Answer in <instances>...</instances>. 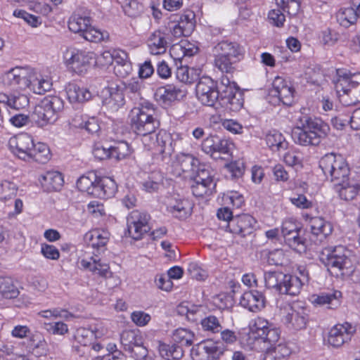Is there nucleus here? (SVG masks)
Masks as SVG:
<instances>
[{
  "instance_id": "nucleus-1",
  "label": "nucleus",
  "mask_w": 360,
  "mask_h": 360,
  "mask_svg": "<svg viewBox=\"0 0 360 360\" xmlns=\"http://www.w3.org/2000/svg\"><path fill=\"white\" fill-rule=\"evenodd\" d=\"M128 119L131 131L143 138L153 135L160 124L156 108L149 101L142 102L134 107L129 111Z\"/></svg>"
},
{
  "instance_id": "nucleus-2",
  "label": "nucleus",
  "mask_w": 360,
  "mask_h": 360,
  "mask_svg": "<svg viewBox=\"0 0 360 360\" xmlns=\"http://www.w3.org/2000/svg\"><path fill=\"white\" fill-rule=\"evenodd\" d=\"M281 338V330L267 319L257 316L249 326L246 337V345L250 349H263L266 347L275 345Z\"/></svg>"
},
{
  "instance_id": "nucleus-3",
  "label": "nucleus",
  "mask_w": 360,
  "mask_h": 360,
  "mask_svg": "<svg viewBox=\"0 0 360 360\" xmlns=\"http://www.w3.org/2000/svg\"><path fill=\"white\" fill-rule=\"evenodd\" d=\"M330 131L329 125L316 117H307L301 126L297 127L292 137L295 143L303 146H317Z\"/></svg>"
},
{
  "instance_id": "nucleus-4",
  "label": "nucleus",
  "mask_w": 360,
  "mask_h": 360,
  "mask_svg": "<svg viewBox=\"0 0 360 360\" xmlns=\"http://www.w3.org/2000/svg\"><path fill=\"white\" fill-rule=\"evenodd\" d=\"M319 167L327 179L334 184L350 176L351 169L347 160L340 154L327 153L319 160Z\"/></svg>"
},
{
  "instance_id": "nucleus-5",
  "label": "nucleus",
  "mask_w": 360,
  "mask_h": 360,
  "mask_svg": "<svg viewBox=\"0 0 360 360\" xmlns=\"http://www.w3.org/2000/svg\"><path fill=\"white\" fill-rule=\"evenodd\" d=\"M321 254V260L331 273L334 271L336 276L349 274L353 270L351 259L347 255L348 250L342 245L326 249Z\"/></svg>"
},
{
  "instance_id": "nucleus-6",
  "label": "nucleus",
  "mask_w": 360,
  "mask_h": 360,
  "mask_svg": "<svg viewBox=\"0 0 360 360\" xmlns=\"http://www.w3.org/2000/svg\"><path fill=\"white\" fill-rule=\"evenodd\" d=\"M63 108L64 102L59 96H46L35 107L34 118L40 126L52 124L57 120L58 113L62 111Z\"/></svg>"
},
{
  "instance_id": "nucleus-7",
  "label": "nucleus",
  "mask_w": 360,
  "mask_h": 360,
  "mask_svg": "<svg viewBox=\"0 0 360 360\" xmlns=\"http://www.w3.org/2000/svg\"><path fill=\"white\" fill-rule=\"evenodd\" d=\"M295 94L296 90L292 82L280 75L273 79L268 90L270 102L275 105L283 104L291 106L294 103Z\"/></svg>"
},
{
  "instance_id": "nucleus-8",
  "label": "nucleus",
  "mask_w": 360,
  "mask_h": 360,
  "mask_svg": "<svg viewBox=\"0 0 360 360\" xmlns=\"http://www.w3.org/2000/svg\"><path fill=\"white\" fill-rule=\"evenodd\" d=\"M335 89L345 105L360 103V72L339 78L335 83Z\"/></svg>"
},
{
  "instance_id": "nucleus-9",
  "label": "nucleus",
  "mask_w": 360,
  "mask_h": 360,
  "mask_svg": "<svg viewBox=\"0 0 360 360\" xmlns=\"http://www.w3.org/2000/svg\"><path fill=\"white\" fill-rule=\"evenodd\" d=\"M142 143L145 149L153 150L155 154L161 155L162 159L170 157L174 151V143L170 133L164 129H160L155 136V139L152 135L142 139Z\"/></svg>"
},
{
  "instance_id": "nucleus-10",
  "label": "nucleus",
  "mask_w": 360,
  "mask_h": 360,
  "mask_svg": "<svg viewBox=\"0 0 360 360\" xmlns=\"http://www.w3.org/2000/svg\"><path fill=\"white\" fill-rule=\"evenodd\" d=\"M302 226L293 218L285 219L281 225V233L285 243L297 252L305 251L306 239L300 236Z\"/></svg>"
},
{
  "instance_id": "nucleus-11",
  "label": "nucleus",
  "mask_w": 360,
  "mask_h": 360,
  "mask_svg": "<svg viewBox=\"0 0 360 360\" xmlns=\"http://www.w3.org/2000/svg\"><path fill=\"white\" fill-rule=\"evenodd\" d=\"M195 95L202 105L214 106L219 96L217 82L210 76H202L196 84Z\"/></svg>"
},
{
  "instance_id": "nucleus-12",
  "label": "nucleus",
  "mask_w": 360,
  "mask_h": 360,
  "mask_svg": "<svg viewBox=\"0 0 360 360\" xmlns=\"http://www.w3.org/2000/svg\"><path fill=\"white\" fill-rule=\"evenodd\" d=\"M150 215L145 212L138 210L131 211L127 217L129 236L136 240L142 239L150 230Z\"/></svg>"
},
{
  "instance_id": "nucleus-13",
  "label": "nucleus",
  "mask_w": 360,
  "mask_h": 360,
  "mask_svg": "<svg viewBox=\"0 0 360 360\" xmlns=\"http://www.w3.org/2000/svg\"><path fill=\"white\" fill-rule=\"evenodd\" d=\"M120 342L124 349L129 352L137 360L148 354V349L143 346V336L139 330H124L120 335Z\"/></svg>"
},
{
  "instance_id": "nucleus-14",
  "label": "nucleus",
  "mask_w": 360,
  "mask_h": 360,
  "mask_svg": "<svg viewBox=\"0 0 360 360\" xmlns=\"http://www.w3.org/2000/svg\"><path fill=\"white\" fill-rule=\"evenodd\" d=\"M32 136L27 133H20L8 140V146L11 152L24 161H29L30 153L34 147Z\"/></svg>"
},
{
  "instance_id": "nucleus-15",
  "label": "nucleus",
  "mask_w": 360,
  "mask_h": 360,
  "mask_svg": "<svg viewBox=\"0 0 360 360\" xmlns=\"http://www.w3.org/2000/svg\"><path fill=\"white\" fill-rule=\"evenodd\" d=\"M30 73L28 68L16 66L2 74L1 79L4 86L22 90L28 86Z\"/></svg>"
},
{
  "instance_id": "nucleus-16",
  "label": "nucleus",
  "mask_w": 360,
  "mask_h": 360,
  "mask_svg": "<svg viewBox=\"0 0 360 360\" xmlns=\"http://www.w3.org/2000/svg\"><path fill=\"white\" fill-rule=\"evenodd\" d=\"M355 331V327L347 321L337 323L329 330L327 342L333 347H340L351 340Z\"/></svg>"
},
{
  "instance_id": "nucleus-17",
  "label": "nucleus",
  "mask_w": 360,
  "mask_h": 360,
  "mask_svg": "<svg viewBox=\"0 0 360 360\" xmlns=\"http://www.w3.org/2000/svg\"><path fill=\"white\" fill-rule=\"evenodd\" d=\"M94 59V52L74 49L71 51L69 58L65 57V64L72 72L82 74L88 70Z\"/></svg>"
},
{
  "instance_id": "nucleus-18",
  "label": "nucleus",
  "mask_w": 360,
  "mask_h": 360,
  "mask_svg": "<svg viewBox=\"0 0 360 360\" xmlns=\"http://www.w3.org/2000/svg\"><path fill=\"white\" fill-rule=\"evenodd\" d=\"M201 147L205 153L214 158V154L217 153L231 155L234 148V143L229 139L210 136L204 139Z\"/></svg>"
},
{
  "instance_id": "nucleus-19",
  "label": "nucleus",
  "mask_w": 360,
  "mask_h": 360,
  "mask_svg": "<svg viewBox=\"0 0 360 360\" xmlns=\"http://www.w3.org/2000/svg\"><path fill=\"white\" fill-rule=\"evenodd\" d=\"M221 354L217 343L210 340L198 343L193 347L191 352L193 360H215Z\"/></svg>"
},
{
  "instance_id": "nucleus-20",
  "label": "nucleus",
  "mask_w": 360,
  "mask_h": 360,
  "mask_svg": "<svg viewBox=\"0 0 360 360\" xmlns=\"http://www.w3.org/2000/svg\"><path fill=\"white\" fill-rule=\"evenodd\" d=\"M281 321L288 328L294 330H301L306 328L307 317L302 312L296 311L290 304H286L280 308Z\"/></svg>"
},
{
  "instance_id": "nucleus-21",
  "label": "nucleus",
  "mask_w": 360,
  "mask_h": 360,
  "mask_svg": "<svg viewBox=\"0 0 360 360\" xmlns=\"http://www.w3.org/2000/svg\"><path fill=\"white\" fill-rule=\"evenodd\" d=\"M108 96H105L103 103L112 112L117 111L125 103L122 82H112L107 88Z\"/></svg>"
},
{
  "instance_id": "nucleus-22",
  "label": "nucleus",
  "mask_w": 360,
  "mask_h": 360,
  "mask_svg": "<svg viewBox=\"0 0 360 360\" xmlns=\"http://www.w3.org/2000/svg\"><path fill=\"white\" fill-rule=\"evenodd\" d=\"M79 264L82 269L89 271L101 278H107L113 276L109 264L102 262L98 255L95 252L89 259H81Z\"/></svg>"
},
{
  "instance_id": "nucleus-23",
  "label": "nucleus",
  "mask_w": 360,
  "mask_h": 360,
  "mask_svg": "<svg viewBox=\"0 0 360 360\" xmlns=\"http://www.w3.org/2000/svg\"><path fill=\"white\" fill-rule=\"evenodd\" d=\"M255 222L250 214H239L229 220L226 229L233 234L245 236L252 232Z\"/></svg>"
},
{
  "instance_id": "nucleus-24",
  "label": "nucleus",
  "mask_w": 360,
  "mask_h": 360,
  "mask_svg": "<svg viewBox=\"0 0 360 360\" xmlns=\"http://www.w3.org/2000/svg\"><path fill=\"white\" fill-rule=\"evenodd\" d=\"M333 189L338 198L345 202L352 201L360 193V182L350 176L338 184H334Z\"/></svg>"
},
{
  "instance_id": "nucleus-25",
  "label": "nucleus",
  "mask_w": 360,
  "mask_h": 360,
  "mask_svg": "<svg viewBox=\"0 0 360 360\" xmlns=\"http://www.w3.org/2000/svg\"><path fill=\"white\" fill-rule=\"evenodd\" d=\"M110 233L101 229H94L87 231L84 236V240L88 247L94 249V252L100 254L105 250L109 241Z\"/></svg>"
},
{
  "instance_id": "nucleus-26",
  "label": "nucleus",
  "mask_w": 360,
  "mask_h": 360,
  "mask_svg": "<svg viewBox=\"0 0 360 360\" xmlns=\"http://www.w3.org/2000/svg\"><path fill=\"white\" fill-rule=\"evenodd\" d=\"M195 27V15L192 11H184L179 17L177 23L172 30V35L179 38L188 37L194 31Z\"/></svg>"
},
{
  "instance_id": "nucleus-27",
  "label": "nucleus",
  "mask_w": 360,
  "mask_h": 360,
  "mask_svg": "<svg viewBox=\"0 0 360 360\" xmlns=\"http://www.w3.org/2000/svg\"><path fill=\"white\" fill-rule=\"evenodd\" d=\"M216 186V182L211 176L208 175L206 177L198 176L191 185V191L197 198H206L215 192Z\"/></svg>"
},
{
  "instance_id": "nucleus-28",
  "label": "nucleus",
  "mask_w": 360,
  "mask_h": 360,
  "mask_svg": "<svg viewBox=\"0 0 360 360\" xmlns=\"http://www.w3.org/2000/svg\"><path fill=\"white\" fill-rule=\"evenodd\" d=\"M240 304L250 311L258 312L265 307L266 297L258 290L245 291L240 298Z\"/></svg>"
},
{
  "instance_id": "nucleus-29",
  "label": "nucleus",
  "mask_w": 360,
  "mask_h": 360,
  "mask_svg": "<svg viewBox=\"0 0 360 360\" xmlns=\"http://www.w3.org/2000/svg\"><path fill=\"white\" fill-rule=\"evenodd\" d=\"M310 232L319 242L330 236L333 231V224L323 217H314L309 220Z\"/></svg>"
},
{
  "instance_id": "nucleus-30",
  "label": "nucleus",
  "mask_w": 360,
  "mask_h": 360,
  "mask_svg": "<svg viewBox=\"0 0 360 360\" xmlns=\"http://www.w3.org/2000/svg\"><path fill=\"white\" fill-rule=\"evenodd\" d=\"M117 191V184L112 177L98 175L96 184L95 198H110Z\"/></svg>"
},
{
  "instance_id": "nucleus-31",
  "label": "nucleus",
  "mask_w": 360,
  "mask_h": 360,
  "mask_svg": "<svg viewBox=\"0 0 360 360\" xmlns=\"http://www.w3.org/2000/svg\"><path fill=\"white\" fill-rule=\"evenodd\" d=\"M112 62L115 63L114 72L120 77H127L132 70L129 54L125 51L121 49L113 50Z\"/></svg>"
},
{
  "instance_id": "nucleus-32",
  "label": "nucleus",
  "mask_w": 360,
  "mask_h": 360,
  "mask_svg": "<svg viewBox=\"0 0 360 360\" xmlns=\"http://www.w3.org/2000/svg\"><path fill=\"white\" fill-rule=\"evenodd\" d=\"M342 293L338 290L333 289L329 292H322L312 296L314 305H326L329 309L338 308L342 302Z\"/></svg>"
},
{
  "instance_id": "nucleus-33",
  "label": "nucleus",
  "mask_w": 360,
  "mask_h": 360,
  "mask_svg": "<svg viewBox=\"0 0 360 360\" xmlns=\"http://www.w3.org/2000/svg\"><path fill=\"white\" fill-rule=\"evenodd\" d=\"M302 286V283L297 274H283L279 293L297 296L300 293Z\"/></svg>"
},
{
  "instance_id": "nucleus-34",
  "label": "nucleus",
  "mask_w": 360,
  "mask_h": 360,
  "mask_svg": "<svg viewBox=\"0 0 360 360\" xmlns=\"http://www.w3.org/2000/svg\"><path fill=\"white\" fill-rule=\"evenodd\" d=\"M38 180L42 187L49 192L60 191L64 184L62 173L57 171H48L45 174H41Z\"/></svg>"
},
{
  "instance_id": "nucleus-35",
  "label": "nucleus",
  "mask_w": 360,
  "mask_h": 360,
  "mask_svg": "<svg viewBox=\"0 0 360 360\" xmlns=\"http://www.w3.org/2000/svg\"><path fill=\"white\" fill-rule=\"evenodd\" d=\"M92 23L90 16L79 13H73L68 21V27L70 32L79 34L80 37Z\"/></svg>"
},
{
  "instance_id": "nucleus-36",
  "label": "nucleus",
  "mask_w": 360,
  "mask_h": 360,
  "mask_svg": "<svg viewBox=\"0 0 360 360\" xmlns=\"http://www.w3.org/2000/svg\"><path fill=\"white\" fill-rule=\"evenodd\" d=\"M263 349H265L264 360H287L292 353L286 343H276Z\"/></svg>"
},
{
  "instance_id": "nucleus-37",
  "label": "nucleus",
  "mask_w": 360,
  "mask_h": 360,
  "mask_svg": "<svg viewBox=\"0 0 360 360\" xmlns=\"http://www.w3.org/2000/svg\"><path fill=\"white\" fill-rule=\"evenodd\" d=\"M52 86L51 79L46 77L30 72L29 76V84L27 88H29L36 94H44L49 91Z\"/></svg>"
},
{
  "instance_id": "nucleus-38",
  "label": "nucleus",
  "mask_w": 360,
  "mask_h": 360,
  "mask_svg": "<svg viewBox=\"0 0 360 360\" xmlns=\"http://www.w3.org/2000/svg\"><path fill=\"white\" fill-rule=\"evenodd\" d=\"M98 174L94 171H89L82 175L77 181V188L84 193L94 197Z\"/></svg>"
},
{
  "instance_id": "nucleus-39",
  "label": "nucleus",
  "mask_w": 360,
  "mask_h": 360,
  "mask_svg": "<svg viewBox=\"0 0 360 360\" xmlns=\"http://www.w3.org/2000/svg\"><path fill=\"white\" fill-rule=\"evenodd\" d=\"M167 40L165 34L155 30L151 34L148 41L149 51L153 55H160L166 52Z\"/></svg>"
},
{
  "instance_id": "nucleus-40",
  "label": "nucleus",
  "mask_w": 360,
  "mask_h": 360,
  "mask_svg": "<svg viewBox=\"0 0 360 360\" xmlns=\"http://www.w3.org/2000/svg\"><path fill=\"white\" fill-rule=\"evenodd\" d=\"M28 162H36L40 164L47 163L51 158L52 154L49 146L42 142L34 143V147L30 153Z\"/></svg>"
},
{
  "instance_id": "nucleus-41",
  "label": "nucleus",
  "mask_w": 360,
  "mask_h": 360,
  "mask_svg": "<svg viewBox=\"0 0 360 360\" xmlns=\"http://www.w3.org/2000/svg\"><path fill=\"white\" fill-rule=\"evenodd\" d=\"M67 97L72 103H84L91 98V91L85 88L80 87L75 84H70L66 89Z\"/></svg>"
},
{
  "instance_id": "nucleus-42",
  "label": "nucleus",
  "mask_w": 360,
  "mask_h": 360,
  "mask_svg": "<svg viewBox=\"0 0 360 360\" xmlns=\"http://www.w3.org/2000/svg\"><path fill=\"white\" fill-rule=\"evenodd\" d=\"M72 123L75 127L84 129L91 134L97 133L100 130L98 121L95 117H89L82 115H77L72 120Z\"/></svg>"
},
{
  "instance_id": "nucleus-43",
  "label": "nucleus",
  "mask_w": 360,
  "mask_h": 360,
  "mask_svg": "<svg viewBox=\"0 0 360 360\" xmlns=\"http://www.w3.org/2000/svg\"><path fill=\"white\" fill-rule=\"evenodd\" d=\"M266 145L272 151H280L288 148V143L283 135L276 130L270 131L265 137Z\"/></svg>"
},
{
  "instance_id": "nucleus-44",
  "label": "nucleus",
  "mask_w": 360,
  "mask_h": 360,
  "mask_svg": "<svg viewBox=\"0 0 360 360\" xmlns=\"http://www.w3.org/2000/svg\"><path fill=\"white\" fill-rule=\"evenodd\" d=\"M353 9L354 8L350 6L338 10L336 13V19L340 26L348 28L357 22L358 17Z\"/></svg>"
},
{
  "instance_id": "nucleus-45",
  "label": "nucleus",
  "mask_w": 360,
  "mask_h": 360,
  "mask_svg": "<svg viewBox=\"0 0 360 360\" xmlns=\"http://www.w3.org/2000/svg\"><path fill=\"white\" fill-rule=\"evenodd\" d=\"M158 94L160 99L165 104H170L184 96L181 89L172 84L159 88Z\"/></svg>"
},
{
  "instance_id": "nucleus-46",
  "label": "nucleus",
  "mask_w": 360,
  "mask_h": 360,
  "mask_svg": "<svg viewBox=\"0 0 360 360\" xmlns=\"http://www.w3.org/2000/svg\"><path fill=\"white\" fill-rule=\"evenodd\" d=\"M216 49L219 54L231 58H238V56L243 55L242 48L236 42L222 41L217 44Z\"/></svg>"
},
{
  "instance_id": "nucleus-47",
  "label": "nucleus",
  "mask_w": 360,
  "mask_h": 360,
  "mask_svg": "<svg viewBox=\"0 0 360 360\" xmlns=\"http://www.w3.org/2000/svg\"><path fill=\"white\" fill-rule=\"evenodd\" d=\"M0 294L6 299H14L19 295L20 291L14 285L11 277H0Z\"/></svg>"
},
{
  "instance_id": "nucleus-48",
  "label": "nucleus",
  "mask_w": 360,
  "mask_h": 360,
  "mask_svg": "<svg viewBox=\"0 0 360 360\" xmlns=\"http://www.w3.org/2000/svg\"><path fill=\"white\" fill-rule=\"evenodd\" d=\"M18 186L12 180L0 181V201L6 202L14 198L18 193Z\"/></svg>"
},
{
  "instance_id": "nucleus-49",
  "label": "nucleus",
  "mask_w": 360,
  "mask_h": 360,
  "mask_svg": "<svg viewBox=\"0 0 360 360\" xmlns=\"http://www.w3.org/2000/svg\"><path fill=\"white\" fill-rule=\"evenodd\" d=\"M194 336L191 330L179 328L174 331L172 338L174 343L181 347L191 346L193 342Z\"/></svg>"
},
{
  "instance_id": "nucleus-50",
  "label": "nucleus",
  "mask_w": 360,
  "mask_h": 360,
  "mask_svg": "<svg viewBox=\"0 0 360 360\" xmlns=\"http://www.w3.org/2000/svg\"><path fill=\"white\" fill-rule=\"evenodd\" d=\"M176 77L184 84H191L198 79V75L197 70L190 68L187 65H181L176 69Z\"/></svg>"
},
{
  "instance_id": "nucleus-51",
  "label": "nucleus",
  "mask_w": 360,
  "mask_h": 360,
  "mask_svg": "<svg viewBox=\"0 0 360 360\" xmlns=\"http://www.w3.org/2000/svg\"><path fill=\"white\" fill-rule=\"evenodd\" d=\"M82 37L90 42L100 43L108 40L109 34L106 31L96 28L91 23L88 29L82 35Z\"/></svg>"
},
{
  "instance_id": "nucleus-52",
  "label": "nucleus",
  "mask_w": 360,
  "mask_h": 360,
  "mask_svg": "<svg viewBox=\"0 0 360 360\" xmlns=\"http://www.w3.org/2000/svg\"><path fill=\"white\" fill-rule=\"evenodd\" d=\"M221 200L224 206H228L231 209L240 208L245 203L243 195L235 191L224 193Z\"/></svg>"
},
{
  "instance_id": "nucleus-53",
  "label": "nucleus",
  "mask_w": 360,
  "mask_h": 360,
  "mask_svg": "<svg viewBox=\"0 0 360 360\" xmlns=\"http://www.w3.org/2000/svg\"><path fill=\"white\" fill-rule=\"evenodd\" d=\"M160 355L168 360L170 359H178L182 354V349L177 345L172 344L168 345L166 343L161 342L158 347Z\"/></svg>"
},
{
  "instance_id": "nucleus-54",
  "label": "nucleus",
  "mask_w": 360,
  "mask_h": 360,
  "mask_svg": "<svg viewBox=\"0 0 360 360\" xmlns=\"http://www.w3.org/2000/svg\"><path fill=\"white\" fill-rule=\"evenodd\" d=\"M169 212L173 217L179 219H185L191 215V207L187 200H179L170 207Z\"/></svg>"
},
{
  "instance_id": "nucleus-55",
  "label": "nucleus",
  "mask_w": 360,
  "mask_h": 360,
  "mask_svg": "<svg viewBox=\"0 0 360 360\" xmlns=\"http://www.w3.org/2000/svg\"><path fill=\"white\" fill-rule=\"evenodd\" d=\"M112 158L117 160H123L130 155L131 148L130 145L124 141H118L111 146Z\"/></svg>"
},
{
  "instance_id": "nucleus-56",
  "label": "nucleus",
  "mask_w": 360,
  "mask_h": 360,
  "mask_svg": "<svg viewBox=\"0 0 360 360\" xmlns=\"http://www.w3.org/2000/svg\"><path fill=\"white\" fill-rule=\"evenodd\" d=\"M75 338L82 346H88L92 344L96 338V334L94 330L82 327L77 329Z\"/></svg>"
},
{
  "instance_id": "nucleus-57",
  "label": "nucleus",
  "mask_w": 360,
  "mask_h": 360,
  "mask_svg": "<svg viewBox=\"0 0 360 360\" xmlns=\"http://www.w3.org/2000/svg\"><path fill=\"white\" fill-rule=\"evenodd\" d=\"M278 7L289 15H295L300 9V0H276Z\"/></svg>"
},
{
  "instance_id": "nucleus-58",
  "label": "nucleus",
  "mask_w": 360,
  "mask_h": 360,
  "mask_svg": "<svg viewBox=\"0 0 360 360\" xmlns=\"http://www.w3.org/2000/svg\"><path fill=\"white\" fill-rule=\"evenodd\" d=\"M283 274L277 271H267L264 274L265 286L269 289H275L279 293Z\"/></svg>"
},
{
  "instance_id": "nucleus-59",
  "label": "nucleus",
  "mask_w": 360,
  "mask_h": 360,
  "mask_svg": "<svg viewBox=\"0 0 360 360\" xmlns=\"http://www.w3.org/2000/svg\"><path fill=\"white\" fill-rule=\"evenodd\" d=\"M225 168L230 173L231 178L238 179L244 174L245 165L243 160H232L225 165Z\"/></svg>"
},
{
  "instance_id": "nucleus-60",
  "label": "nucleus",
  "mask_w": 360,
  "mask_h": 360,
  "mask_svg": "<svg viewBox=\"0 0 360 360\" xmlns=\"http://www.w3.org/2000/svg\"><path fill=\"white\" fill-rule=\"evenodd\" d=\"M266 260L270 265L283 266L287 263L288 258L282 249H275L268 253Z\"/></svg>"
},
{
  "instance_id": "nucleus-61",
  "label": "nucleus",
  "mask_w": 360,
  "mask_h": 360,
  "mask_svg": "<svg viewBox=\"0 0 360 360\" xmlns=\"http://www.w3.org/2000/svg\"><path fill=\"white\" fill-rule=\"evenodd\" d=\"M231 58L217 53L214 59V65L222 72L232 73L235 68L233 65Z\"/></svg>"
},
{
  "instance_id": "nucleus-62",
  "label": "nucleus",
  "mask_w": 360,
  "mask_h": 360,
  "mask_svg": "<svg viewBox=\"0 0 360 360\" xmlns=\"http://www.w3.org/2000/svg\"><path fill=\"white\" fill-rule=\"evenodd\" d=\"M44 328L51 335H64L68 333V326L62 321L44 323Z\"/></svg>"
},
{
  "instance_id": "nucleus-63",
  "label": "nucleus",
  "mask_w": 360,
  "mask_h": 360,
  "mask_svg": "<svg viewBox=\"0 0 360 360\" xmlns=\"http://www.w3.org/2000/svg\"><path fill=\"white\" fill-rule=\"evenodd\" d=\"M13 15L16 18L23 19L26 23L32 27H37L41 24V20L39 17L30 14L22 9H15Z\"/></svg>"
},
{
  "instance_id": "nucleus-64",
  "label": "nucleus",
  "mask_w": 360,
  "mask_h": 360,
  "mask_svg": "<svg viewBox=\"0 0 360 360\" xmlns=\"http://www.w3.org/2000/svg\"><path fill=\"white\" fill-rule=\"evenodd\" d=\"M227 100L228 103L229 104V108L232 111H238L243 106L244 101L243 96L240 92H233L231 90L227 96Z\"/></svg>"
}]
</instances>
